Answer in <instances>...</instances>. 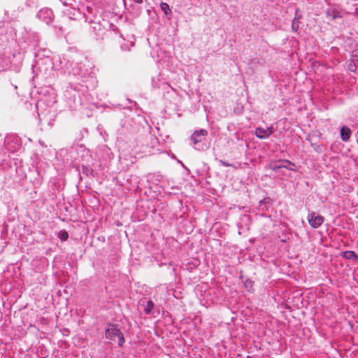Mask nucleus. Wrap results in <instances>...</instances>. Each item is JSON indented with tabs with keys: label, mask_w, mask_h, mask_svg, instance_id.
Wrapping results in <instances>:
<instances>
[{
	"label": "nucleus",
	"mask_w": 358,
	"mask_h": 358,
	"mask_svg": "<svg viewBox=\"0 0 358 358\" xmlns=\"http://www.w3.org/2000/svg\"><path fill=\"white\" fill-rule=\"evenodd\" d=\"M351 69V71H354V70H353V67H351V69Z\"/></svg>",
	"instance_id": "aec40b11"
},
{
	"label": "nucleus",
	"mask_w": 358,
	"mask_h": 358,
	"mask_svg": "<svg viewBox=\"0 0 358 358\" xmlns=\"http://www.w3.org/2000/svg\"><path fill=\"white\" fill-rule=\"evenodd\" d=\"M357 135H358V130H357ZM357 143H358V139L357 140Z\"/></svg>",
	"instance_id": "4be33fe9"
},
{
	"label": "nucleus",
	"mask_w": 358,
	"mask_h": 358,
	"mask_svg": "<svg viewBox=\"0 0 358 358\" xmlns=\"http://www.w3.org/2000/svg\"><path fill=\"white\" fill-rule=\"evenodd\" d=\"M154 307L155 303L152 301L149 300L147 301V304L144 308V311L146 313V314H152Z\"/></svg>",
	"instance_id": "1a4fd4ad"
},
{
	"label": "nucleus",
	"mask_w": 358,
	"mask_h": 358,
	"mask_svg": "<svg viewBox=\"0 0 358 358\" xmlns=\"http://www.w3.org/2000/svg\"><path fill=\"white\" fill-rule=\"evenodd\" d=\"M284 166H282V168H285V169H287L288 170H291V171H297V169H296V166H295V167L294 166H292L287 164H284Z\"/></svg>",
	"instance_id": "2eb2a0df"
},
{
	"label": "nucleus",
	"mask_w": 358,
	"mask_h": 358,
	"mask_svg": "<svg viewBox=\"0 0 358 358\" xmlns=\"http://www.w3.org/2000/svg\"><path fill=\"white\" fill-rule=\"evenodd\" d=\"M351 69V71H354V70H353V67H351V69Z\"/></svg>",
	"instance_id": "412c9836"
},
{
	"label": "nucleus",
	"mask_w": 358,
	"mask_h": 358,
	"mask_svg": "<svg viewBox=\"0 0 358 358\" xmlns=\"http://www.w3.org/2000/svg\"><path fill=\"white\" fill-rule=\"evenodd\" d=\"M274 132L273 127L266 128L257 127L255 129V136L259 139H266Z\"/></svg>",
	"instance_id": "39448f33"
},
{
	"label": "nucleus",
	"mask_w": 358,
	"mask_h": 358,
	"mask_svg": "<svg viewBox=\"0 0 358 358\" xmlns=\"http://www.w3.org/2000/svg\"><path fill=\"white\" fill-rule=\"evenodd\" d=\"M265 203H266V199H264L261 200V201H259V208H262V206L263 205H264Z\"/></svg>",
	"instance_id": "f3484780"
},
{
	"label": "nucleus",
	"mask_w": 358,
	"mask_h": 358,
	"mask_svg": "<svg viewBox=\"0 0 358 358\" xmlns=\"http://www.w3.org/2000/svg\"><path fill=\"white\" fill-rule=\"evenodd\" d=\"M83 172L84 173H85L86 175L89 176V175H91L93 172V170L92 168L90 167H87V166H83Z\"/></svg>",
	"instance_id": "ddd939ff"
},
{
	"label": "nucleus",
	"mask_w": 358,
	"mask_h": 358,
	"mask_svg": "<svg viewBox=\"0 0 358 358\" xmlns=\"http://www.w3.org/2000/svg\"><path fill=\"white\" fill-rule=\"evenodd\" d=\"M284 164H289V165H290L292 166L295 167V164L293 162H290L289 160H287V159H284V160H281L280 162V164H271L270 168L273 171H277L279 169H282V166H285Z\"/></svg>",
	"instance_id": "0eeeda50"
},
{
	"label": "nucleus",
	"mask_w": 358,
	"mask_h": 358,
	"mask_svg": "<svg viewBox=\"0 0 358 358\" xmlns=\"http://www.w3.org/2000/svg\"><path fill=\"white\" fill-rule=\"evenodd\" d=\"M37 17L47 24H50L54 20L53 12L49 8L40 10L37 14Z\"/></svg>",
	"instance_id": "20e7f679"
},
{
	"label": "nucleus",
	"mask_w": 358,
	"mask_h": 358,
	"mask_svg": "<svg viewBox=\"0 0 358 358\" xmlns=\"http://www.w3.org/2000/svg\"><path fill=\"white\" fill-rule=\"evenodd\" d=\"M134 2L137 3H143V0H133Z\"/></svg>",
	"instance_id": "6ab92c4d"
},
{
	"label": "nucleus",
	"mask_w": 358,
	"mask_h": 358,
	"mask_svg": "<svg viewBox=\"0 0 358 358\" xmlns=\"http://www.w3.org/2000/svg\"><path fill=\"white\" fill-rule=\"evenodd\" d=\"M252 282L251 280H249V281H246L245 282V287H248V286H250L252 287Z\"/></svg>",
	"instance_id": "a211bd4d"
},
{
	"label": "nucleus",
	"mask_w": 358,
	"mask_h": 358,
	"mask_svg": "<svg viewBox=\"0 0 358 358\" xmlns=\"http://www.w3.org/2000/svg\"><path fill=\"white\" fill-rule=\"evenodd\" d=\"M58 237L61 241H66L69 238V234L66 231L62 230L59 232Z\"/></svg>",
	"instance_id": "f8f14e48"
},
{
	"label": "nucleus",
	"mask_w": 358,
	"mask_h": 358,
	"mask_svg": "<svg viewBox=\"0 0 358 358\" xmlns=\"http://www.w3.org/2000/svg\"><path fill=\"white\" fill-rule=\"evenodd\" d=\"M220 163L222 166H225V167H229V166H231V164H229V162H227L223 161V160H220Z\"/></svg>",
	"instance_id": "dca6fc26"
},
{
	"label": "nucleus",
	"mask_w": 358,
	"mask_h": 358,
	"mask_svg": "<svg viewBox=\"0 0 358 358\" xmlns=\"http://www.w3.org/2000/svg\"><path fill=\"white\" fill-rule=\"evenodd\" d=\"M307 220L309 224L315 229L320 227L324 221V217L322 215H317L315 212L312 211L308 213Z\"/></svg>",
	"instance_id": "7ed1b4c3"
},
{
	"label": "nucleus",
	"mask_w": 358,
	"mask_h": 358,
	"mask_svg": "<svg viewBox=\"0 0 358 358\" xmlns=\"http://www.w3.org/2000/svg\"><path fill=\"white\" fill-rule=\"evenodd\" d=\"M208 136V131L204 129H201L197 131H195L191 136V141L192 143L193 146L196 150L202 149L201 146V143Z\"/></svg>",
	"instance_id": "f03ea898"
},
{
	"label": "nucleus",
	"mask_w": 358,
	"mask_h": 358,
	"mask_svg": "<svg viewBox=\"0 0 358 358\" xmlns=\"http://www.w3.org/2000/svg\"><path fill=\"white\" fill-rule=\"evenodd\" d=\"M296 19L294 18V20L292 21V28L294 31H297V30L299 28V26L298 23L296 22Z\"/></svg>",
	"instance_id": "4468645a"
},
{
	"label": "nucleus",
	"mask_w": 358,
	"mask_h": 358,
	"mask_svg": "<svg viewBox=\"0 0 358 358\" xmlns=\"http://www.w3.org/2000/svg\"><path fill=\"white\" fill-rule=\"evenodd\" d=\"M327 15L331 20H335L336 17H340L338 12H336L331 10H328L327 11Z\"/></svg>",
	"instance_id": "9d476101"
},
{
	"label": "nucleus",
	"mask_w": 358,
	"mask_h": 358,
	"mask_svg": "<svg viewBox=\"0 0 358 358\" xmlns=\"http://www.w3.org/2000/svg\"><path fill=\"white\" fill-rule=\"evenodd\" d=\"M106 337L108 339L115 341L117 338L118 345L122 347L124 343L123 334L118 328L117 324H109L105 331Z\"/></svg>",
	"instance_id": "f257e3e1"
},
{
	"label": "nucleus",
	"mask_w": 358,
	"mask_h": 358,
	"mask_svg": "<svg viewBox=\"0 0 358 358\" xmlns=\"http://www.w3.org/2000/svg\"><path fill=\"white\" fill-rule=\"evenodd\" d=\"M342 257L347 259H357L358 256L355 254L354 251L348 250L345 251L342 253Z\"/></svg>",
	"instance_id": "6e6552de"
},
{
	"label": "nucleus",
	"mask_w": 358,
	"mask_h": 358,
	"mask_svg": "<svg viewBox=\"0 0 358 358\" xmlns=\"http://www.w3.org/2000/svg\"><path fill=\"white\" fill-rule=\"evenodd\" d=\"M351 135V130L347 126H343L341 129V138L342 141L347 142L349 141Z\"/></svg>",
	"instance_id": "423d86ee"
},
{
	"label": "nucleus",
	"mask_w": 358,
	"mask_h": 358,
	"mask_svg": "<svg viewBox=\"0 0 358 358\" xmlns=\"http://www.w3.org/2000/svg\"><path fill=\"white\" fill-rule=\"evenodd\" d=\"M160 7H161L162 10L164 12L165 14L167 15V14L171 13V10L168 3L162 2L160 4Z\"/></svg>",
	"instance_id": "9b49d317"
}]
</instances>
